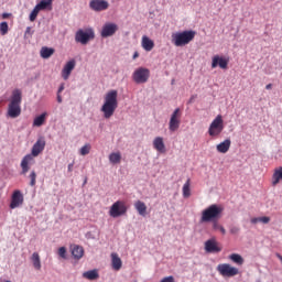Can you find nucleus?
<instances>
[{"label":"nucleus","instance_id":"nucleus-1","mask_svg":"<svg viewBox=\"0 0 282 282\" xmlns=\"http://www.w3.org/2000/svg\"><path fill=\"white\" fill-rule=\"evenodd\" d=\"M221 213L224 207L221 205L213 204L202 213L200 224L212 223L213 230H219L220 224L218 219H221Z\"/></svg>","mask_w":282,"mask_h":282},{"label":"nucleus","instance_id":"nucleus-2","mask_svg":"<svg viewBox=\"0 0 282 282\" xmlns=\"http://www.w3.org/2000/svg\"><path fill=\"white\" fill-rule=\"evenodd\" d=\"M118 109V90H110L105 96L104 105L101 106L100 111L104 113V118L109 120L116 113Z\"/></svg>","mask_w":282,"mask_h":282},{"label":"nucleus","instance_id":"nucleus-3","mask_svg":"<svg viewBox=\"0 0 282 282\" xmlns=\"http://www.w3.org/2000/svg\"><path fill=\"white\" fill-rule=\"evenodd\" d=\"M44 150H45V138L41 137L33 144L31 154H26L23 158V160L21 162V167H22L21 175H25V173H28V171H30V165H28L29 162H32V160H34V158L39 156L42 153V151H44Z\"/></svg>","mask_w":282,"mask_h":282},{"label":"nucleus","instance_id":"nucleus-4","mask_svg":"<svg viewBox=\"0 0 282 282\" xmlns=\"http://www.w3.org/2000/svg\"><path fill=\"white\" fill-rule=\"evenodd\" d=\"M23 100V93L17 88L12 91L11 101L8 107L9 118H19L21 116V102Z\"/></svg>","mask_w":282,"mask_h":282},{"label":"nucleus","instance_id":"nucleus-5","mask_svg":"<svg viewBox=\"0 0 282 282\" xmlns=\"http://www.w3.org/2000/svg\"><path fill=\"white\" fill-rule=\"evenodd\" d=\"M195 34H197V32L194 30L172 33V43L175 47H184V45H188V43L195 39Z\"/></svg>","mask_w":282,"mask_h":282},{"label":"nucleus","instance_id":"nucleus-6","mask_svg":"<svg viewBox=\"0 0 282 282\" xmlns=\"http://www.w3.org/2000/svg\"><path fill=\"white\" fill-rule=\"evenodd\" d=\"M96 39V33L94 32V29L88 28L86 30L79 29L75 33V41L76 43H80L82 45H87L89 41H94Z\"/></svg>","mask_w":282,"mask_h":282},{"label":"nucleus","instance_id":"nucleus-7","mask_svg":"<svg viewBox=\"0 0 282 282\" xmlns=\"http://www.w3.org/2000/svg\"><path fill=\"white\" fill-rule=\"evenodd\" d=\"M221 131H224V117H221V115H218L210 123L208 134L212 138H217V135L221 134Z\"/></svg>","mask_w":282,"mask_h":282},{"label":"nucleus","instance_id":"nucleus-8","mask_svg":"<svg viewBox=\"0 0 282 282\" xmlns=\"http://www.w3.org/2000/svg\"><path fill=\"white\" fill-rule=\"evenodd\" d=\"M149 76H151V72L149 68L139 67L134 70L132 75V80L137 83V85H142L149 80Z\"/></svg>","mask_w":282,"mask_h":282},{"label":"nucleus","instance_id":"nucleus-9","mask_svg":"<svg viewBox=\"0 0 282 282\" xmlns=\"http://www.w3.org/2000/svg\"><path fill=\"white\" fill-rule=\"evenodd\" d=\"M110 217H113V219L118 217H122V215H127V205H124V202L117 200L112 204L109 210Z\"/></svg>","mask_w":282,"mask_h":282},{"label":"nucleus","instance_id":"nucleus-10","mask_svg":"<svg viewBox=\"0 0 282 282\" xmlns=\"http://www.w3.org/2000/svg\"><path fill=\"white\" fill-rule=\"evenodd\" d=\"M217 271L221 276H227L228 279L237 276V274H239V270L237 269V267H232L229 263L218 264Z\"/></svg>","mask_w":282,"mask_h":282},{"label":"nucleus","instance_id":"nucleus-11","mask_svg":"<svg viewBox=\"0 0 282 282\" xmlns=\"http://www.w3.org/2000/svg\"><path fill=\"white\" fill-rule=\"evenodd\" d=\"M117 32H118V24L107 22L104 24L101 29L100 36L102 39H109V36H113V34H116Z\"/></svg>","mask_w":282,"mask_h":282},{"label":"nucleus","instance_id":"nucleus-12","mask_svg":"<svg viewBox=\"0 0 282 282\" xmlns=\"http://www.w3.org/2000/svg\"><path fill=\"white\" fill-rule=\"evenodd\" d=\"M180 118H182V113L180 112V108H176L171 118H170V122H169V129L170 131H177V129H180Z\"/></svg>","mask_w":282,"mask_h":282},{"label":"nucleus","instance_id":"nucleus-13","mask_svg":"<svg viewBox=\"0 0 282 282\" xmlns=\"http://www.w3.org/2000/svg\"><path fill=\"white\" fill-rule=\"evenodd\" d=\"M205 251L209 254H217L221 252V247H219V242H217L216 238L208 239L205 242Z\"/></svg>","mask_w":282,"mask_h":282},{"label":"nucleus","instance_id":"nucleus-14","mask_svg":"<svg viewBox=\"0 0 282 282\" xmlns=\"http://www.w3.org/2000/svg\"><path fill=\"white\" fill-rule=\"evenodd\" d=\"M89 8L94 10V12H102L109 8V2H107V0H91Z\"/></svg>","mask_w":282,"mask_h":282},{"label":"nucleus","instance_id":"nucleus-15","mask_svg":"<svg viewBox=\"0 0 282 282\" xmlns=\"http://www.w3.org/2000/svg\"><path fill=\"white\" fill-rule=\"evenodd\" d=\"M230 59L215 55L212 59V68L220 67V69H228V63Z\"/></svg>","mask_w":282,"mask_h":282},{"label":"nucleus","instance_id":"nucleus-16","mask_svg":"<svg viewBox=\"0 0 282 282\" xmlns=\"http://www.w3.org/2000/svg\"><path fill=\"white\" fill-rule=\"evenodd\" d=\"M23 204V194L21 191L17 189L13 192L11 196V203H10V208H19Z\"/></svg>","mask_w":282,"mask_h":282},{"label":"nucleus","instance_id":"nucleus-17","mask_svg":"<svg viewBox=\"0 0 282 282\" xmlns=\"http://www.w3.org/2000/svg\"><path fill=\"white\" fill-rule=\"evenodd\" d=\"M74 67H76V59H70L65 64L62 70V76L64 80H67V78H69L72 72H74Z\"/></svg>","mask_w":282,"mask_h":282},{"label":"nucleus","instance_id":"nucleus-18","mask_svg":"<svg viewBox=\"0 0 282 282\" xmlns=\"http://www.w3.org/2000/svg\"><path fill=\"white\" fill-rule=\"evenodd\" d=\"M70 252L76 261H79V259H83V257H85V249L80 245L70 246Z\"/></svg>","mask_w":282,"mask_h":282},{"label":"nucleus","instance_id":"nucleus-19","mask_svg":"<svg viewBox=\"0 0 282 282\" xmlns=\"http://www.w3.org/2000/svg\"><path fill=\"white\" fill-rule=\"evenodd\" d=\"M153 147L159 153H166V145L164 144V139L162 137H156L154 139Z\"/></svg>","mask_w":282,"mask_h":282},{"label":"nucleus","instance_id":"nucleus-20","mask_svg":"<svg viewBox=\"0 0 282 282\" xmlns=\"http://www.w3.org/2000/svg\"><path fill=\"white\" fill-rule=\"evenodd\" d=\"M111 265H112V270H116V271L122 269V259H120V257L116 252L111 253Z\"/></svg>","mask_w":282,"mask_h":282},{"label":"nucleus","instance_id":"nucleus-21","mask_svg":"<svg viewBox=\"0 0 282 282\" xmlns=\"http://www.w3.org/2000/svg\"><path fill=\"white\" fill-rule=\"evenodd\" d=\"M230 144H232L230 139H226L225 141L217 144L216 149L218 153H228V151H230Z\"/></svg>","mask_w":282,"mask_h":282},{"label":"nucleus","instance_id":"nucleus-22","mask_svg":"<svg viewBox=\"0 0 282 282\" xmlns=\"http://www.w3.org/2000/svg\"><path fill=\"white\" fill-rule=\"evenodd\" d=\"M83 276H84V279H87L88 281H97V279H100V273H98L97 269H93V270L84 272Z\"/></svg>","mask_w":282,"mask_h":282},{"label":"nucleus","instance_id":"nucleus-23","mask_svg":"<svg viewBox=\"0 0 282 282\" xmlns=\"http://www.w3.org/2000/svg\"><path fill=\"white\" fill-rule=\"evenodd\" d=\"M54 52H56L54 47L42 46L40 51L41 58H44V59L51 58V56H54Z\"/></svg>","mask_w":282,"mask_h":282},{"label":"nucleus","instance_id":"nucleus-24","mask_svg":"<svg viewBox=\"0 0 282 282\" xmlns=\"http://www.w3.org/2000/svg\"><path fill=\"white\" fill-rule=\"evenodd\" d=\"M142 47L143 50H145V52H151V50L155 47V43L153 42V40L149 39V36L144 35L142 37Z\"/></svg>","mask_w":282,"mask_h":282},{"label":"nucleus","instance_id":"nucleus-25","mask_svg":"<svg viewBox=\"0 0 282 282\" xmlns=\"http://www.w3.org/2000/svg\"><path fill=\"white\" fill-rule=\"evenodd\" d=\"M135 210L141 215V217H147V204L142 200H137L134 204Z\"/></svg>","mask_w":282,"mask_h":282},{"label":"nucleus","instance_id":"nucleus-26","mask_svg":"<svg viewBox=\"0 0 282 282\" xmlns=\"http://www.w3.org/2000/svg\"><path fill=\"white\" fill-rule=\"evenodd\" d=\"M282 180V166L274 170V173L272 175V186H276L279 182Z\"/></svg>","mask_w":282,"mask_h":282},{"label":"nucleus","instance_id":"nucleus-27","mask_svg":"<svg viewBox=\"0 0 282 282\" xmlns=\"http://www.w3.org/2000/svg\"><path fill=\"white\" fill-rule=\"evenodd\" d=\"M229 259L232 261V263H236V265H243V263H246V260L239 253H231Z\"/></svg>","mask_w":282,"mask_h":282},{"label":"nucleus","instance_id":"nucleus-28","mask_svg":"<svg viewBox=\"0 0 282 282\" xmlns=\"http://www.w3.org/2000/svg\"><path fill=\"white\" fill-rule=\"evenodd\" d=\"M31 261L35 270H41V256H39V252H33Z\"/></svg>","mask_w":282,"mask_h":282},{"label":"nucleus","instance_id":"nucleus-29","mask_svg":"<svg viewBox=\"0 0 282 282\" xmlns=\"http://www.w3.org/2000/svg\"><path fill=\"white\" fill-rule=\"evenodd\" d=\"M120 160H122V154H120V152H112L109 154V162H111V164H120Z\"/></svg>","mask_w":282,"mask_h":282},{"label":"nucleus","instance_id":"nucleus-30","mask_svg":"<svg viewBox=\"0 0 282 282\" xmlns=\"http://www.w3.org/2000/svg\"><path fill=\"white\" fill-rule=\"evenodd\" d=\"M45 116L46 113L44 112L35 117V119L33 120V127H43V124H45Z\"/></svg>","mask_w":282,"mask_h":282},{"label":"nucleus","instance_id":"nucleus-31","mask_svg":"<svg viewBox=\"0 0 282 282\" xmlns=\"http://www.w3.org/2000/svg\"><path fill=\"white\" fill-rule=\"evenodd\" d=\"M183 197L185 199H188V197H191V178H188L183 186Z\"/></svg>","mask_w":282,"mask_h":282},{"label":"nucleus","instance_id":"nucleus-32","mask_svg":"<svg viewBox=\"0 0 282 282\" xmlns=\"http://www.w3.org/2000/svg\"><path fill=\"white\" fill-rule=\"evenodd\" d=\"M35 7L41 10H52V4L48 0H41Z\"/></svg>","mask_w":282,"mask_h":282},{"label":"nucleus","instance_id":"nucleus-33","mask_svg":"<svg viewBox=\"0 0 282 282\" xmlns=\"http://www.w3.org/2000/svg\"><path fill=\"white\" fill-rule=\"evenodd\" d=\"M39 12H41V9L35 6L34 9L31 11L30 17H29L31 22L36 21V17H39Z\"/></svg>","mask_w":282,"mask_h":282},{"label":"nucleus","instance_id":"nucleus-34","mask_svg":"<svg viewBox=\"0 0 282 282\" xmlns=\"http://www.w3.org/2000/svg\"><path fill=\"white\" fill-rule=\"evenodd\" d=\"M8 30H9V26H8V22H1L0 23V34L2 36H6V34H8Z\"/></svg>","mask_w":282,"mask_h":282},{"label":"nucleus","instance_id":"nucleus-35","mask_svg":"<svg viewBox=\"0 0 282 282\" xmlns=\"http://www.w3.org/2000/svg\"><path fill=\"white\" fill-rule=\"evenodd\" d=\"M89 151H91V145L85 144L80 149V155H89Z\"/></svg>","mask_w":282,"mask_h":282},{"label":"nucleus","instance_id":"nucleus-36","mask_svg":"<svg viewBox=\"0 0 282 282\" xmlns=\"http://www.w3.org/2000/svg\"><path fill=\"white\" fill-rule=\"evenodd\" d=\"M29 177L31 180L30 186H36V172L32 171Z\"/></svg>","mask_w":282,"mask_h":282},{"label":"nucleus","instance_id":"nucleus-37","mask_svg":"<svg viewBox=\"0 0 282 282\" xmlns=\"http://www.w3.org/2000/svg\"><path fill=\"white\" fill-rule=\"evenodd\" d=\"M58 256H59L62 259H67V248L61 247V248L58 249Z\"/></svg>","mask_w":282,"mask_h":282},{"label":"nucleus","instance_id":"nucleus-38","mask_svg":"<svg viewBox=\"0 0 282 282\" xmlns=\"http://www.w3.org/2000/svg\"><path fill=\"white\" fill-rule=\"evenodd\" d=\"M161 282H175V278L173 275L165 276L161 280Z\"/></svg>","mask_w":282,"mask_h":282},{"label":"nucleus","instance_id":"nucleus-39","mask_svg":"<svg viewBox=\"0 0 282 282\" xmlns=\"http://www.w3.org/2000/svg\"><path fill=\"white\" fill-rule=\"evenodd\" d=\"M260 223L261 224H270V217H268V216L260 217Z\"/></svg>","mask_w":282,"mask_h":282},{"label":"nucleus","instance_id":"nucleus-40","mask_svg":"<svg viewBox=\"0 0 282 282\" xmlns=\"http://www.w3.org/2000/svg\"><path fill=\"white\" fill-rule=\"evenodd\" d=\"M195 100H197V95H192V97L188 100V105H193V102H195Z\"/></svg>","mask_w":282,"mask_h":282},{"label":"nucleus","instance_id":"nucleus-41","mask_svg":"<svg viewBox=\"0 0 282 282\" xmlns=\"http://www.w3.org/2000/svg\"><path fill=\"white\" fill-rule=\"evenodd\" d=\"M237 232H239V228L238 227H231L230 228V234L231 235H237Z\"/></svg>","mask_w":282,"mask_h":282},{"label":"nucleus","instance_id":"nucleus-42","mask_svg":"<svg viewBox=\"0 0 282 282\" xmlns=\"http://www.w3.org/2000/svg\"><path fill=\"white\" fill-rule=\"evenodd\" d=\"M261 223L260 217H256L251 219V224H259Z\"/></svg>","mask_w":282,"mask_h":282},{"label":"nucleus","instance_id":"nucleus-43","mask_svg":"<svg viewBox=\"0 0 282 282\" xmlns=\"http://www.w3.org/2000/svg\"><path fill=\"white\" fill-rule=\"evenodd\" d=\"M65 89V84H61V86L58 87L57 94H61L62 91H64Z\"/></svg>","mask_w":282,"mask_h":282},{"label":"nucleus","instance_id":"nucleus-44","mask_svg":"<svg viewBox=\"0 0 282 282\" xmlns=\"http://www.w3.org/2000/svg\"><path fill=\"white\" fill-rule=\"evenodd\" d=\"M32 28L28 26L24 33V36H28V34H31Z\"/></svg>","mask_w":282,"mask_h":282},{"label":"nucleus","instance_id":"nucleus-45","mask_svg":"<svg viewBox=\"0 0 282 282\" xmlns=\"http://www.w3.org/2000/svg\"><path fill=\"white\" fill-rule=\"evenodd\" d=\"M74 171V162L68 164V173H72Z\"/></svg>","mask_w":282,"mask_h":282},{"label":"nucleus","instance_id":"nucleus-46","mask_svg":"<svg viewBox=\"0 0 282 282\" xmlns=\"http://www.w3.org/2000/svg\"><path fill=\"white\" fill-rule=\"evenodd\" d=\"M218 230L221 232V235H226V228H224V226L220 225Z\"/></svg>","mask_w":282,"mask_h":282},{"label":"nucleus","instance_id":"nucleus-47","mask_svg":"<svg viewBox=\"0 0 282 282\" xmlns=\"http://www.w3.org/2000/svg\"><path fill=\"white\" fill-rule=\"evenodd\" d=\"M57 102H63V97L61 96V93H57Z\"/></svg>","mask_w":282,"mask_h":282},{"label":"nucleus","instance_id":"nucleus-48","mask_svg":"<svg viewBox=\"0 0 282 282\" xmlns=\"http://www.w3.org/2000/svg\"><path fill=\"white\" fill-rule=\"evenodd\" d=\"M9 17H11V13H2V19H8Z\"/></svg>","mask_w":282,"mask_h":282},{"label":"nucleus","instance_id":"nucleus-49","mask_svg":"<svg viewBox=\"0 0 282 282\" xmlns=\"http://www.w3.org/2000/svg\"><path fill=\"white\" fill-rule=\"evenodd\" d=\"M139 56H140V53L134 52V54H133V56H132L133 61H135V58H138Z\"/></svg>","mask_w":282,"mask_h":282},{"label":"nucleus","instance_id":"nucleus-50","mask_svg":"<svg viewBox=\"0 0 282 282\" xmlns=\"http://www.w3.org/2000/svg\"><path fill=\"white\" fill-rule=\"evenodd\" d=\"M265 89H272V84H268V85L265 86Z\"/></svg>","mask_w":282,"mask_h":282},{"label":"nucleus","instance_id":"nucleus-51","mask_svg":"<svg viewBox=\"0 0 282 282\" xmlns=\"http://www.w3.org/2000/svg\"><path fill=\"white\" fill-rule=\"evenodd\" d=\"M85 184H87V177H85V180H84V185H85Z\"/></svg>","mask_w":282,"mask_h":282},{"label":"nucleus","instance_id":"nucleus-52","mask_svg":"<svg viewBox=\"0 0 282 282\" xmlns=\"http://www.w3.org/2000/svg\"><path fill=\"white\" fill-rule=\"evenodd\" d=\"M50 1V3L52 4V1H54V0H48Z\"/></svg>","mask_w":282,"mask_h":282}]
</instances>
